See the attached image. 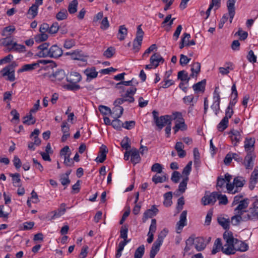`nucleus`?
<instances>
[{"label": "nucleus", "instance_id": "1", "mask_svg": "<svg viewBox=\"0 0 258 258\" xmlns=\"http://www.w3.org/2000/svg\"><path fill=\"white\" fill-rule=\"evenodd\" d=\"M152 114L154 118V121L156 126L160 130H162L164 126L167 124V123L171 124V118L170 116L166 115L159 117V113L156 110H154L152 112Z\"/></svg>", "mask_w": 258, "mask_h": 258}, {"label": "nucleus", "instance_id": "2", "mask_svg": "<svg viewBox=\"0 0 258 258\" xmlns=\"http://www.w3.org/2000/svg\"><path fill=\"white\" fill-rule=\"evenodd\" d=\"M258 201L256 200L253 204V207L249 208L248 211H246L243 214L244 220H255L258 219Z\"/></svg>", "mask_w": 258, "mask_h": 258}, {"label": "nucleus", "instance_id": "3", "mask_svg": "<svg viewBox=\"0 0 258 258\" xmlns=\"http://www.w3.org/2000/svg\"><path fill=\"white\" fill-rule=\"evenodd\" d=\"M238 206L234 209V213L244 214L246 212L249 205V199L245 198L241 201L240 203L237 204Z\"/></svg>", "mask_w": 258, "mask_h": 258}, {"label": "nucleus", "instance_id": "4", "mask_svg": "<svg viewBox=\"0 0 258 258\" xmlns=\"http://www.w3.org/2000/svg\"><path fill=\"white\" fill-rule=\"evenodd\" d=\"M255 158L254 153H247L246 156L244 158V160H243V164L246 168V169H252L253 167V160Z\"/></svg>", "mask_w": 258, "mask_h": 258}, {"label": "nucleus", "instance_id": "5", "mask_svg": "<svg viewBox=\"0 0 258 258\" xmlns=\"http://www.w3.org/2000/svg\"><path fill=\"white\" fill-rule=\"evenodd\" d=\"M217 201V192H213L209 195H205L202 201L204 205H214Z\"/></svg>", "mask_w": 258, "mask_h": 258}, {"label": "nucleus", "instance_id": "6", "mask_svg": "<svg viewBox=\"0 0 258 258\" xmlns=\"http://www.w3.org/2000/svg\"><path fill=\"white\" fill-rule=\"evenodd\" d=\"M49 46V44L48 43H43L40 45H39L37 48L39 50L38 52L37 55L39 57H49V48L48 47Z\"/></svg>", "mask_w": 258, "mask_h": 258}, {"label": "nucleus", "instance_id": "7", "mask_svg": "<svg viewBox=\"0 0 258 258\" xmlns=\"http://www.w3.org/2000/svg\"><path fill=\"white\" fill-rule=\"evenodd\" d=\"M159 210L156 207L155 205H153L151 209L147 210L143 214L142 221L145 223L149 218H151L156 216L158 213Z\"/></svg>", "mask_w": 258, "mask_h": 258}, {"label": "nucleus", "instance_id": "8", "mask_svg": "<svg viewBox=\"0 0 258 258\" xmlns=\"http://www.w3.org/2000/svg\"><path fill=\"white\" fill-rule=\"evenodd\" d=\"M255 139L246 138L244 141V149L247 153H254Z\"/></svg>", "mask_w": 258, "mask_h": 258}, {"label": "nucleus", "instance_id": "9", "mask_svg": "<svg viewBox=\"0 0 258 258\" xmlns=\"http://www.w3.org/2000/svg\"><path fill=\"white\" fill-rule=\"evenodd\" d=\"M236 0H228L226 4L230 23H232V20L235 14V4L236 3Z\"/></svg>", "mask_w": 258, "mask_h": 258}, {"label": "nucleus", "instance_id": "10", "mask_svg": "<svg viewBox=\"0 0 258 258\" xmlns=\"http://www.w3.org/2000/svg\"><path fill=\"white\" fill-rule=\"evenodd\" d=\"M62 54V50L57 45H53L49 48V57L58 58Z\"/></svg>", "mask_w": 258, "mask_h": 258}, {"label": "nucleus", "instance_id": "11", "mask_svg": "<svg viewBox=\"0 0 258 258\" xmlns=\"http://www.w3.org/2000/svg\"><path fill=\"white\" fill-rule=\"evenodd\" d=\"M164 61V58L159 53H154L150 59V62L153 65L154 68L158 67L160 63H163Z\"/></svg>", "mask_w": 258, "mask_h": 258}, {"label": "nucleus", "instance_id": "12", "mask_svg": "<svg viewBox=\"0 0 258 258\" xmlns=\"http://www.w3.org/2000/svg\"><path fill=\"white\" fill-rule=\"evenodd\" d=\"M108 152L107 147L105 145H102L100 149L99 155L95 160L97 162L103 163L106 159V153Z\"/></svg>", "mask_w": 258, "mask_h": 258}, {"label": "nucleus", "instance_id": "13", "mask_svg": "<svg viewBox=\"0 0 258 258\" xmlns=\"http://www.w3.org/2000/svg\"><path fill=\"white\" fill-rule=\"evenodd\" d=\"M131 161L134 164L136 165L141 162V158L139 155V151L135 148H133L131 150Z\"/></svg>", "mask_w": 258, "mask_h": 258}, {"label": "nucleus", "instance_id": "14", "mask_svg": "<svg viewBox=\"0 0 258 258\" xmlns=\"http://www.w3.org/2000/svg\"><path fill=\"white\" fill-rule=\"evenodd\" d=\"M187 211L182 212L180 216L179 221L177 223V230H181L186 225Z\"/></svg>", "mask_w": 258, "mask_h": 258}, {"label": "nucleus", "instance_id": "15", "mask_svg": "<svg viewBox=\"0 0 258 258\" xmlns=\"http://www.w3.org/2000/svg\"><path fill=\"white\" fill-rule=\"evenodd\" d=\"M82 79L81 75L78 72H72L70 75L67 76V81L70 83H78Z\"/></svg>", "mask_w": 258, "mask_h": 258}, {"label": "nucleus", "instance_id": "16", "mask_svg": "<svg viewBox=\"0 0 258 258\" xmlns=\"http://www.w3.org/2000/svg\"><path fill=\"white\" fill-rule=\"evenodd\" d=\"M230 136V138L232 142H235L234 146H236L237 143H239L241 139V135L239 131L234 130V129L231 130L228 133Z\"/></svg>", "mask_w": 258, "mask_h": 258}, {"label": "nucleus", "instance_id": "17", "mask_svg": "<svg viewBox=\"0 0 258 258\" xmlns=\"http://www.w3.org/2000/svg\"><path fill=\"white\" fill-rule=\"evenodd\" d=\"M84 74L87 76V80L90 81L97 77L98 72L96 71L95 67L87 68L84 71Z\"/></svg>", "mask_w": 258, "mask_h": 258}, {"label": "nucleus", "instance_id": "18", "mask_svg": "<svg viewBox=\"0 0 258 258\" xmlns=\"http://www.w3.org/2000/svg\"><path fill=\"white\" fill-rule=\"evenodd\" d=\"M195 248L199 251L203 250L206 246L204 239L201 237L195 238Z\"/></svg>", "mask_w": 258, "mask_h": 258}, {"label": "nucleus", "instance_id": "19", "mask_svg": "<svg viewBox=\"0 0 258 258\" xmlns=\"http://www.w3.org/2000/svg\"><path fill=\"white\" fill-rule=\"evenodd\" d=\"M66 204L62 203L60 205V208L58 209L57 211H53L51 212L53 214V215L51 217V220H54L57 217H60L62 215L66 212Z\"/></svg>", "mask_w": 258, "mask_h": 258}, {"label": "nucleus", "instance_id": "20", "mask_svg": "<svg viewBox=\"0 0 258 258\" xmlns=\"http://www.w3.org/2000/svg\"><path fill=\"white\" fill-rule=\"evenodd\" d=\"M162 243L159 242L157 241H155L152 246L151 247L150 252V257L149 258H154L157 252L159 251L160 247Z\"/></svg>", "mask_w": 258, "mask_h": 258}, {"label": "nucleus", "instance_id": "21", "mask_svg": "<svg viewBox=\"0 0 258 258\" xmlns=\"http://www.w3.org/2000/svg\"><path fill=\"white\" fill-rule=\"evenodd\" d=\"M39 6L38 5L34 4L29 8L27 12V15L29 16V18L34 19L37 15Z\"/></svg>", "mask_w": 258, "mask_h": 258}, {"label": "nucleus", "instance_id": "22", "mask_svg": "<svg viewBox=\"0 0 258 258\" xmlns=\"http://www.w3.org/2000/svg\"><path fill=\"white\" fill-rule=\"evenodd\" d=\"M191 74L190 75L191 78L197 76L201 71V63L199 62H195L191 66Z\"/></svg>", "mask_w": 258, "mask_h": 258}, {"label": "nucleus", "instance_id": "23", "mask_svg": "<svg viewBox=\"0 0 258 258\" xmlns=\"http://www.w3.org/2000/svg\"><path fill=\"white\" fill-rule=\"evenodd\" d=\"M206 83V81L205 79H204L201 81L194 84L192 86V88L195 92H203L205 90Z\"/></svg>", "mask_w": 258, "mask_h": 258}, {"label": "nucleus", "instance_id": "24", "mask_svg": "<svg viewBox=\"0 0 258 258\" xmlns=\"http://www.w3.org/2000/svg\"><path fill=\"white\" fill-rule=\"evenodd\" d=\"M127 34V29L124 25H121L119 27L117 38L120 41L123 40Z\"/></svg>", "mask_w": 258, "mask_h": 258}, {"label": "nucleus", "instance_id": "25", "mask_svg": "<svg viewBox=\"0 0 258 258\" xmlns=\"http://www.w3.org/2000/svg\"><path fill=\"white\" fill-rule=\"evenodd\" d=\"M222 251L225 254H232L235 253L236 247H235L234 245L225 244L223 246H222Z\"/></svg>", "mask_w": 258, "mask_h": 258}, {"label": "nucleus", "instance_id": "26", "mask_svg": "<svg viewBox=\"0 0 258 258\" xmlns=\"http://www.w3.org/2000/svg\"><path fill=\"white\" fill-rule=\"evenodd\" d=\"M9 175L12 177V182L14 185L17 187H20V174L18 173H10Z\"/></svg>", "mask_w": 258, "mask_h": 258}, {"label": "nucleus", "instance_id": "27", "mask_svg": "<svg viewBox=\"0 0 258 258\" xmlns=\"http://www.w3.org/2000/svg\"><path fill=\"white\" fill-rule=\"evenodd\" d=\"M39 66L38 63H33L31 64H26L24 65L22 68L18 70L19 73L30 71L34 70L36 67Z\"/></svg>", "mask_w": 258, "mask_h": 258}, {"label": "nucleus", "instance_id": "28", "mask_svg": "<svg viewBox=\"0 0 258 258\" xmlns=\"http://www.w3.org/2000/svg\"><path fill=\"white\" fill-rule=\"evenodd\" d=\"M188 180V177H185L183 179L182 181L179 183V185L178 186V189L177 191V193H178V192H180V194H183V192H185V191L186 189ZM177 195H178V194H177Z\"/></svg>", "mask_w": 258, "mask_h": 258}, {"label": "nucleus", "instance_id": "29", "mask_svg": "<svg viewBox=\"0 0 258 258\" xmlns=\"http://www.w3.org/2000/svg\"><path fill=\"white\" fill-rule=\"evenodd\" d=\"M36 119L32 116V113L29 112L28 115L23 117V123L27 125L33 124L35 123Z\"/></svg>", "mask_w": 258, "mask_h": 258}, {"label": "nucleus", "instance_id": "30", "mask_svg": "<svg viewBox=\"0 0 258 258\" xmlns=\"http://www.w3.org/2000/svg\"><path fill=\"white\" fill-rule=\"evenodd\" d=\"M172 198V192L169 191L164 195V201L163 202L164 205L166 207H169L171 205L172 202L171 201Z\"/></svg>", "mask_w": 258, "mask_h": 258}, {"label": "nucleus", "instance_id": "31", "mask_svg": "<svg viewBox=\"0 0 258 258\" xmlns=\"http://www.w3.org/2000/svg\"><path fill=\"white\" fill-rule=\"evenodd\" d=\"M84 55L81 50H76L72 52V59L74 60H83Z\"/></svg>", "mask_w": 258, "mask_h": 258}, {"label": "nucleus", "instance_id": "32", "mask_svg": "<svg viewBox=\"0 0 258 258\" xmlns=\"http://www.w3.org/2000/svg\"><path fill=\"white\" fill-rule=\"evenodd\" d=\"M39 133V130L37 128H36L33 132L31 133L30 135L31 138L34 137V144H35V145L37 146H39L41 144V140L38 138Z\"/></svg>", "mask_w": 258, "mask_h": 258}, {"label": "nucleus", "instance_id": "33", "mask_svg": "<svg viewBox=\"0 0 258 258\" xmlns=\"http://www.w3.org/2000/svg\"><path fill=\"white\" fill-rule=\"evenodd\" d=\"M39 133V130L37 128H36L33 132L31 133L30 135L31 138L34 137V144H35V145L37 146H39L41 144V140L38 138Z\"/></svg>", "mask_w": 258, "mask_h": 258}, {"label": "nucleus", "instance_id": "34", "mask_svg": "<svg viewBox=\"0 0 258 258\" xmlns=\"http://www.w3.org/2000/svg\"><path fill=\"white\" fill-rule=\"evenodd\" d=\"M39 133V130L37 128H36L33 132L31 133L30 135L31 138L34 137V144H35V145L37 146H39L41 144V140L38 138Z\"/></svg>", "mask_w": 258, "mask_h": 258}, {"label": "nucleus", "instance_id": "35", "mask_svg": "<svg viewBox=\"0 0 258 258\" xmlns=\"http://www.w3.org/2000/svg\"><path fill=\"white\" fill-rule=\"evenodd\" d=\"M233 182L236 188L238 189V187L243 186L245 183V180L242 177L237 176L234 178Z\"/></svg>", "mask_w": 258, "mask_h": 258}, {"label": "nucleus", "instance_id": "36", "mask_svg": "<svg viewBox=\"0 0 258 258\" xmlns=\"http://www.w3.org/2000/svg\"><path fill=\"white\" fill-rule=\"evenodd\" d=\"M236 247V251H245L248 248V245L246 243L238 240Z\"/></svg>", "mask_w": 258, "mask_h": 258}, {"label": "nucleus", "instance_id": "37", "mask_svg": "<svg viewBox=\"0 0 258 258\" xmlns=\"http://www.w3.org/2000/svg\"><path fill=\"white\" fill-rule=\"evenodd\" d=\"M78 5V3L77 0H73L69 4L68 11L70 14H73L77 12Z\"/></svg>", "mask_w": 258, "mask_h": 258}, {"label": "nucleus", "instance_id": "38", "mask_svg": "<svg viewBox=\"0 0 258 258\" xmlns=\"http://www.w3.org/2000/svg\"><path fill=\"white\" fill-rule=\"evenodd\" d=\"M53 76L58 81L63 80L66 76L64 71L62 70H57L53 74Z\"/></svg>", "mask_w": 258, "mask_h": 258}, {"label": "nucleus", "instance_id": "39", "mask_svg": "<svg viewBox=\"0 0 258 258\" xmlns=\"http://www.w3.org/2000/svg\"><path fill=\"white\" fill-rule=\"evenodd\" d=\"M228 120L226 118H224L221 120L217 125V128L219 132H223L228 126Z\"/></svg>", "mask_w": 258, "mask_h": 258}, {"label": "nucleus", "instance_id": "40", "mask_svg": "<svg viewBox=\"0 0 258 258\" xmlns=\"http://www.w3.org/2000/svg\"><path fill=\"white\" fill-rule=\"evenodd\" d=\"M235 215L233 216L231 218V221L233 225H237L239 223V222L241 221H246V220H244L243 219L244 218V215L242 214H237L234 213Z\"/></svg>", "mask_w": 258, "mask_h": 258}, {"label": "nucleus", "instance_id": "41", "mask_svg": "<svg viewBox=\"0 0 258 258\" xmlns=\"http://www.w3.org/2000/svg\"><path fill=\"white\" fill-rule=\"evenodd\" d=\"M123 111V108L122 106H116L113 108V112H112V114H113V117L114 118H119L120 117Z\"/></svg>", "mask_w": 258, "mask_h": 258}, {"label": "nucleus", "instance_id": "42", "mask_svg": "<svg viewBox=\"0 0 258 258\" xmlns=\"http://www.w3.org/2000/svg\"><path fill=\"white\" fill-rule=\"evenodd\" d=\"M217 200L219 201V205H226L228 203L227 196L225 195H222L218 192H217Z\"/></svg>", "mask_w": 258, "mask_h": 258}, {"label": "nucleus", "instance_id": "43", "mask_svg": "<svg viewBox=\"0 0 258 258\" xmlns=\"http://www.w3.org/2000/svg\"><path fill=\"white\" fill-rule=\"evenodd\" d=\"M115 53V49L114 47H109L106 50L103 52V56L106 58H110L112 57Z\"/></svg>", "mask_w": 258, "mask_h": 258}, {"label": "nucleus", "instance_id": "44", "mask_svg": "<svg viewBox=\"0 0 258 258\" xmlns=\"http://www.w3.org/2000/svg\"><path fill=\"white\" fill-rule=\"evenodd\" d=\"M143 35H144V32L141 29V26L139 25L137 27V34H136V40L138 41L139 45L142 44V42L143 40Z\"/></svg>", "mask_w": 258, "mask_h": 258}, {"label": "nucleus", "instance_id": "45", "mask_svg": "<svg viewBox=\"0 0 258 258\" xmlns=\"http://www.w3.org/2000/svg\"><path fill=\"white\" fill-rule=\"evenodd\" d=\"M15 66L13 63L8 65L5 67L1 70V73H2V75L3 77L8 76L12 70H14Z\"/></svg>", "mask_w": 258, "mask_h": 258}, {"label": "nucleus", "instance_id": "46", "mask_svg": "<svg viewBox=\"0 0 258 258\" xmlns=\"http://www.w3.org/2000/svg\"><path fill=\"white\" fill-rule=\"evenodd\" d=\"M114 118L115 119L111 122V125L114 128L120 130L121 128L123 127V123H122L121 120H119L118 118Z\"/></svg>", "mask_w": 258, "mask_h": 258}, {"label": "nucleus", "instance_id": "47", "mask_svg": "<svg viewBox=\"0 0 258 258\" xmlns=\"http://www.w3.org/2000/svg\"><path fill=\"white\" fill-rule=\"evenodd\" d=\"M178 79L182 81H186L188 82L190 77L188 76V73L185 71H181L178 73Z\"/></svg>", "mask_w": 258, "mask_h": 258}, {"label": "nucleus", "instance_id": "48", "mask_svg": "<svg viewBox=\"0 0 258 258\" xmlns=\"http://www.w3.org/2000/svg\"><path fill=\"white\" fill-rule=\"evenodd\" d=\"M127 232H128V228L127 226L124 225V226H122L120 231V237L123 239V241H128L130 242V240H127Z\"/></svg>", "mask_w": 258, "mask_h": 258}, {"label": "nucleus", "instance_id": "49", "mask_svg": "<svg viewBox=\"0 0 258 258\" xmlns=\"http://www.w3.org/2000/svg\"><path fill=\"white\" fill-rule=\"evenodd\" d=\"M184 203H185L183 197H181L178 199L177 205L176 208V212L175 215L179 213L182 210Z\"/></svg>", "mask_w": 258, "mask_h": 258}, {"label": "nucleus", "instance_id": "50", "mask_svg": "<svg viewBox=\"0 0 258 258\" xmlns=\"http://www.w3.org/2000/svg\"><path fill=\"white\" fill-rule=\"evenodd\" d=\"M145 252V247L144 245L140 246L135 251V258H142Z\"/></svg>", "mask_w": 258, "mask_h": 258}, {"label": "nucleus", "instance_id": "51", "mask_svg": "<svg viewBox=\"0 0 258 258\" xmlns=\"http://www.w3.org/2000/svg\"><path fill=\"white\" fill-rule=\"evenodd\" d=\"M68 14L66 9L60 10L56 15V18L57 20H63L67 18Z\"/></svg>", "mask_w": 258, "mask_h": 258}, {"label": "nucleus", "instance_id": "52", "mask_svg": "<svg viewBox=\"0 0 258 258\" xmlns=\"http://www.w3.org/2000/svg\"><path fill=\"white\" fill-rule=\"evenodd\" d=\"M167 179V178L166 175L160 176L159 175H155L153 176V177H152V181L155 184H157L158 183H162L164 181H166Z\"/></svg>", "mask_w": 258, "mask_h": 258}, {"label": "nucleus", "instance_id": "53", "mask_svg": "<svg viewBox=\"0 0 258 258\" xmlns=\"http://www.w3.org/2000/svg\"><path fill=\"white\" fill-rule=\"evenodd\" d=\"M183 101L186 104L192 103L190 104V106L192 107L194 105V102H196L197 99L195 101L194 96L192 95H190L184 97L183 98Z\"/></svg>", "mask_w": 258, "mask_h": 258}, {"label": "nucleus", "instance_id": "54", "mask_svg": "<svg viewBox=\"0 0 258 258\" xmlns=\"http://www.w3.org/2000/svg\"><path fill=\"white\" fill-rule=\"evenodd\" d=\"M218 223L221 225L225 229H229V221L224 218H219L218 219Z\"/></svg>", "mask_w": 258, "mask_h": 258}, {"label": "nucleus", "instance_id": "55", "mask_svg": "<svg viewBox=\"0 0 258 258\" xmlns=\"http://www.w3.org/2000/svg\"><path fill=\"white\" fill-rule=\"evenodd\" d=\"M70 84H67L64 86V88L68 90L76 91L80 89V85L77 84V83H70Z\"/></svg>", "mask_w": 258, "mask_h": 258}, {"label": "nucleus", "instance_id": "56", "mask_svg": "<svg viewBox=\"0 0 258 258\" xmlns=\"http://www.w3.org/2000/svg\"><path fill=\"white\" fill-rule=\"evenodd\" d=\"M226 188L229 194H234L238 191V189L235 187L234 182H233V183H227L226 184Z\"/></svg>", "mask_w": 258, "mask_h": 258}, {"label": "nucleus", "instance_id": "57", "mask_svg": "<svg viewBox=\"0 0 258 258\" xmlns=\"http://www.w3.org/2000/svg\"><path fill=\"white\" fill-rule=\"evenodd\" d=\"M98 109L102 114L107 115L112 114L110 108L107 106L101 105L99 106Z\"/></svg>", "mask_w": 258, "mask_h": 258}, {"label": "nucleus", "instance_id": "58", "mask_svg": "<svg viewBox=\"0 0 258 258\" xmlns=\"http://www.w3.org/2000/svg\"><path fill=\"white\" fill-rule=\"evenodd\" d=\"M235 35L239 36V39L240 40H245L248 36L247 32L243 31L241 28H239L238 31L235 34Z\"/></svg>", "mask_w": 258, "mask_h": 258}, {"label": "nucleus", "instance_id": "59", "mask_svg": "<svg viewBox=\"0 0 258 258\" xmlns=\"http://www.w3.org/2000/svg\"><path fill=\"white\" fill-rule=\"evenodd\" d=\"M130 142V139L127 137H125L121 142L120 145L122 148L127 150L131 148Z\"/></svg>", "mask_w": 258, "mask_h": 258}, {"label": "nucleus", "instance_id": "60", "mask_svg": "<svg viewBox=\"0 0 258 258\" xmlns=\"http://www.w3.org/2000/svg\"><path fill=\"white\" fill-rule=\"evenodd\" d=\"M163 167L161 164L156 163L154 164L151 167V171L158 173L162 172Z\"/></svg>", "mask_w": 258, "mask_h": 258}, {"label": "nucleus", "instance_id": "61", "mask_svg": "<svg viewBox=\"0 0 258 258\" xmlns=\"http://www.w3.org/2000/svg\"><path fill=\"white\" fill-rule=\"evenodd\" d=\"M47 38L48 35L45 32H40L35 37V41L38 42L45 41Z\"/></svg>", "mask_w": 258, "mask_h": 258}, {"label": "nucleus", "instance_id": "62", "mask_svg": "<svg viewBox=\"0 0 258 258\" xmlns=\"http://www.w3.org/2000/svg\"><path fill=\"white\" fill-rule=\"evenodd\" d=\"M59 29V26L57 22L53 23L49 29V33L51 34H55Z\"/></svg>", "mask_w": 258, "mask_h": 258}, {"label": "nucleus", "instance_id": "63", "mask_svg": "<svg viewBox=\"0 0 258 258\" xmlns=\"http://www.w3.org/2000/svg\"><path fill=\"white\" fill-rule=\"evenodd\" d=\"M246 57L250 62L253 63L256 62V56L254 54V52L252 50L248 51Z\"/></svg>", "mask_w": 258, "mask_h": 258}, {"label": "nucleus", "instance_id": "64", "mask_svg": "<svg viewBox=\"0 0 258 258\" xmlns=\"http://www.w3.org/2000/svg\"><path fill=\"white\" fill-rule=\"evenodd\" d=\"M14 51L18 52H24L26 51V47L24 45L19 44L14 42Z\"/></svg>", "mask_w": 258, "mask_h": 258}]
</instances>
